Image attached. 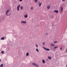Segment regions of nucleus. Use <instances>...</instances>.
Instances as JSON below:
<instances>
[{
    "instance_id": "4be33fe9",
    "label": "nucleus",
    "mask_w": 67,
    "mask_h": 67,
    "mask_svg": "<svg viewBox=\"0 0 67 67\" xmlns=\"http://www.w3.org/2000/svg\"><path fill=\"white\" fill-rule=\"evenodd\" d=\"M36 47L37 48H38V45L37 44H36Z\"/></svg>"
},
{
    "instance_id": "9b49d317",
    "label": "nucleus",
    "mask_w": 67,
    "mask_h": 67,
    "mask_svg": "<svg viewBox=\"0 0 67 67\" xmlns=\"http://www.w3.org/2000/svg\"><path fill=\"white\" fill-rule=\"evenodd\" d=\"M1 40H4V38L3 37H2L1 38Z\"/></svg>"
},
{
    "instance_id": "6e6552de",
    "label": "nucleus",
    "mask_w": 67,
    "mask_h": 67,
    "mask_svg": "<svg viewBox=\"0 0 67 67\" xmlns=\"http://www.w3.org/2000/svg\"><path fill=\"white\" fill-rule=\"evenodd\" d=\"M51 45L52 46H55V44L54 43L51 44Z\"/></svg>"
},
{
    "instance_id": "c85d7f7f",
    "label": "nucleus",
    "mask_w": 67,
    "mask_h": 67,
    "mask_svg": "<svg viewBox=\"0 0 67 67\" xmlns=\"http://www.w3.org/2000/svg\"><path fill=\"white\" fill-rule=\"evenodd\" d=\"M60 50H62V47H61L60 48Z\"/></svg>"
},
{
    "instance_id": "b1692460",
    "label": "nucleus",
    "mask_w": 67,
    "mask_h": 67,
    "mask_svg": "<svg viewBox=\"0 0 67 67\" xmlns=\"http://www.w3.org/2000/svg\"><path fill=\"white\" fill-rule=\"evenodd\" d=\"M31 9L32 10H33V7H32L31 8Z\"/></svg>"
},
{
    "instance_id": "bb28decb",
    "label": "nucleus",
    "mask_w": 67,
    "mask_h": 67,
    "mask_svg": "<svg viewBox=\"0 0 67 67\" xmlns=\"http://www.w3.org/2000/svg\"><path fill=\"white\" fill-rule=\"evenodd\" d=\"M43 45H45V43L44 42H43Z\"/></svg>"
},
{
    "instance_id": "2eb2a0df",
    "label": "nucleus",
    "mask_w": 67,
    "mask_h": 67,
    "mask_svg": "<svg viewBox=\"0 0 67 67\" xmlns=\"http://www.w3.org/2000/svg\"><path fill=\"white\" fill-rule=\"evenodd\" d=\"M50 6H48L47 7V9H49V8H50Z\"/></svg>"
},
{
    "instance_id": "1a4fd4ad",
    "label": "nucleus",
    "mask_w": 67,
    "mask_h": 67,
    "mask_svg": "<svg viewBox=\"0 0 67 67\" xmlns=\"http://www.w3.org/2000/svg\"><path fill=\"white\" fill-rule=\"evenodd\" d=\"M38 4H39V7H41V4H42V2H41L40 3V2H39Z\"/></svg>"
},
{
    "instance_id": "9d476101",
    "label": "nucleus",
    "mask_w": 67,
    "mask_h": 67,
    "mask_svg": "<svg viewBox=\"0 0 67 67\" xmlns=\"http://www.w3.org/2000/svg\"><path fill=\"white\" fill-rule=\"evenodd\" d=\"M54 11L55 12V13H57L58 12V10H54Z\"/></svg>"
},
{
    "instance_id": "a878e982",
    "label": "nucleus",
    "mask_w": 67,
    "mask_h": 67,
    "mask_svg": "<svg viewBox=\"0 0 67 67\" xmlns=\"http://www.w3.org/2000/svg\"><path fill=\"white\" fill-rule=\"evenodd\" d=\"M57 42L56 41H55L54 42V43H57Z\"/></svg>"
},
{
    "instance_id": "ddd939ff",
    "label": "nucleus",
    "mask_w": 67,
    "mask_h": 67,
    "mask_svg": "<svg viewBox=\"0 0 67 67\" xmlns=\"http://www.w3.org/2000/svg\"><path fill=\"white\" fill-rule=\"evenodd\" d=\"M29 53H28V52L26 54V56H29Z\"/></svg>"
},
{
    "instance_id": "7c9ffc66",
    "label": "nucleus",
    "mask_w": 67,
    "mask_h": 67,
    "mask_svg": "<svg viewBox=\"0 0 67 67\" xmlns=\"http://www.w3.org/2000/svg\"><path fill=\"white\" fill-rule=\"evenodd\" d=\"M66 52H67V49H66Z\"/></svg>"
},
{
    "instance_id": "a211bd4d",
    "label": "nucleus",
    "mask_w": 67,
    "mask_h": 67,
    "mask_svg": "<svg viewBox=\"0 0 67 67\" xmlns=\"http://www.w3.org/2000/svg\"><path fill=\"white\" fill-rule=\"evenodd\" d=\"M36 51L37 52H39V51H38V49H36Z\"/></svg>"
},
{
    "instance_id": "5701e85b",
    "label": "nucleus",
    "mask_w": 67,
    "mask_h": 67,
    "mask_svg": "<svg viewBox=\"0 0 67 67\" xmlns=\"http://www.w3.org/2000/svg\"><path fill=\"white\" fill-rule=\"evenodd\" d=\"M35 2H37V0H35Z\"/></svg>"
},
{
    "instance_id": "393cba45",
    "label": "nucleus",
    "mask_w": 67,
    "mask_h": 67,
    "mask_svg": "<svg viewBox=\"0 0 67 67\" xmlns=\"http://www.w3.org/2000/svg\"><path fill=\"white\" fill-rule=\"evenodd\" d=\"M19 1H20V2H22V1H23V0H19Z\"/></svg>"
},
{
    "instance_id": "dca6fc26",
    "label": "nucleus",
    "mask_w": 67,
    "mask_h": 67,
    "mask_svg": "<svg viewBox=\"0 0 67 67\" xmlns=\"http://www.w3.org/2000/svg\"><path fill=\"white\" fill-rule=\"evenodd\" d=\"M57 47H58V46H56L54 47L53 48V49H56V48H57Z\"/></svg>"
},
{
    "instance_id": "f03ea898",
    "label": "nucleus",
    "mask_w": 67,
    "mask_h": 67,
    "mask_svg": "<svg viewBox=\"0 0 67 67\" xmlns=\"http://www.w3.org/2000/svg\"><path fill=\"white\" fill-rule=\"evenodd\" d=\"M20 7V5H18L17 6V11H19V7Z\"/></svg>"
},
{
    "instance_id": "c756f323",
    "label": "nucleus",
    "mask_w": 67,
    "mask_h": 67,
    "mask_svg": "<svg viewBox=\"0 0 67 67\" xmlns=\"http://www.w3.org/2000/svg\"><path fill=\"white\" fill-rule=\"evenodd\" d=\"M62 1H65V0H62Z\"/></svg>"
},
{
    "instance_id": "6ab92c4d",
    "label": "nucleus",
    "mask_w": 67,
    "mask_h": 67,
    "mask_svg": "<svg viewBox=\"0 0 67 67\" xmlns=\"http://www.w3.org/2000/svg\"><path fill=\"white\" fill-rule=\"evenodd\" d=\"M63 7H61V12H62L63 11Z\"/></svg>"
},
{
    "instance_id": "f257e3e1",
    "label": "nucleus",
    "mask_w": 67,
    "mask_h": 67,
    "mask_svg": "<svg viewBox=\"0 0 67 67\" xmlns=\"http://www.w3.org/2000/svg\"><path fill=\"white\" fill-rule=\"evenodd\" d=\"M9 11H10V10H7L6 12V15H7V16H8V15H9L8 14V13H9Z\"/></svg>"
},
{
    "instance_id": "f3484780",
    "label": "nucleus",
    "mask_w": 67,
    "mask_h": 67,
    "mask_svg": "<svg viewBox=\"0 0 67 67\" xmlns=\"http://www.w3.org/2000/svg\"><path fill=\"white\" fill-rule=\"evenodd\" d=\"M3 64H2L0 65V67H3Z\"/></svg>"
},
{
    "instance_id": "2f4dec72",
    "label": "nucleus",
    "mask_w": 67,
    "mask_h": 67,
    "mask_svg": "<svg viewBox=\"0 0 67 67\" xmlns=\"http://www.w3.org/2000/svg\"><path fill=\"white\" fill-rule=\"evenodd\" d=\"M66 67H67V65H66Z\"/></svg>"
},
{
    "instance_id": "f8f14e48",
    "label": "nucleus",
    "mask_w": 67,
    "mask_h": 67,
    "mask_svg": "<svg viewBox=\"0 0 67 67\" xmlns=\"http://www.w3.org/2000/svg\"><path fill=\"white\" fill-rule=\"evenodd\" d=\"M23 6H21V7H20V9L21 10H23Z\"/></svg>"
},
{
    "instance_id": "cd10ccee",
    "label": "nucleus",
    "mask_w": 67,
    "mask_h": 67,
    "mask_svg": "<svg viewBox=\"0 0 67 67\" xmlns=\"http://www.w3.org/2000/svg\"><path fill=\"white\" fill-rule=\"evenodd\" d=\"M46 35H48V33H46Z\"/></svg>"
},
{
    "instance_id": "473e14b6",
    "label": "nucleus",
    "mask_w": 67,
    "mask_h": 67,
    "mask_svg": "<svg viewBox=\"0 0 67 67\" xmlns=\"http://www.w3.org/2000/svg\"><path fill=\"white\" fill-rule=\"evenodd\" d=\"M1 61V59H0V62Z\"/></svg>"
},
{
    "instance_id": "39448f33",
    "label": "nucleus",
    "mask_w": 67,
    "mask_h": 67,
    "mask_svg": "<svg viewBox=\"0 0 67 67\" xmlns=\"http://www.w3.org/2000/svg\"><path fill=\"white\" fill-rule=\"evenodd\" d=\"M32 66H35L36 65V64L35 63H32Z\"/></svg>"
},
{
    "instance_id": "aec40b11",
    "label": "nucleus",
    "mask_w": 67,
    "mask_h": 67,
    "mask_svg": "<svg viewBox=\"0 0 67 67\" xmlns=\"http://www.w3.org/2000/svg\"><path fill=\"white\" fill-rule=\"evenodd\" d=\"M1 53H2V54H4V52L3 51H2L1 52Z\"/></svg>"
},
{
    "instance_id": "72a5a7b5",
    "label": "nucleus",
    "mask_w": 67,
    "mask_h": 67,
    "mask_svg": "<svg viewBox=\"0 0 67 67\" xmlns=\"http://www.w3.org/2000/svg\"><path fill=\"white\" fill-rule=\"evenodd\" d=\"M6 37H5V39H6Z\"/></svg>"
},
{
    "instance_id": "0eeeda50",
    "label": "nucleus",
    "mask_w": 67,
    "mask_h": 67,
    "mask_svg": "<svg viewBox=\"0 0 67 67\" xmlns=\"http://www.w3.org/2000/svg\"><path fill=\"white\" fill-rule=\"evenodd\" d=\"M42 62L43 63V64H45V60H42Z\"/></svg>"
},
{
    "instance_id": "4468645a",
    "label": "nucleus",
    "mask_w": 67,
    "mask_h": 67,
    "mask_svg": "<svg viewBox=\"0 0 67 67\" xmlns=\"http://www.w3.org/2000/svg\"><path fill=\"white\" fill-rule=\"evenodd\" d=\"M48 59H51L52 58H51V57H50V56H49L48 57Z\"/></svg>"
},
{
    "instance_id": "412c9836",
    "label": "nucleus",
    "mask_w": 67,
    "mask_h": 67,
    "mask_svg": "<svg viewBox=\"0 0 67 67\" xmlns=\"http://www.w3.org/2000/svg\"><path fill=\"white\" fill-rule=\"evenodd\" d=\"M36 66H35V67H38V65H37V64H36Z\"/></svg>"
},
{
    "instance_id": "20e7f679",
    "label": "nucleus",
    "mask_w": 67,
    "mask_h": 67,
    "mask_svg": "<svg viewBox=\"0 0 67 67\" xmlns=\"http://www.w3.org/2000/svg\"><path fill=\"white\" fill-rule=\"evenodd\" d=\"M43 48L44 49H45V50H46V51H49V49L46 48H45L44 47H43Z\"/></svg>"
},
{
    "instance_id": "423d86ee",
    "label": "nucleus",
    "mask_w": 67,
    "mask_h": 67,
    "mask_svg": "<svg viewBox=\"0 0 67 67\" xmlns=\"http://www.w3.org/2000/svg\"><path fill=\"white\" fill-rule=\"evenodd\" d=\"M24 17L25 18H27L28 17V15L26 14L24 16Z\"/></svg>"
},
{
    "instance_id": "7ed1b4c3",
    "label": "nucleus",
    "mask_w": 67,
    "mask_h": 67,
    "mask_svg": "<svg viewBox=\"0 0 67 67\" xmlns=\"http://www.w3.org/2000/svg\"><path fill=\"white\" fill-rule=\"evenodd\" d=\"M21 23H24L25 24V23H26V21H22L21 22Z\"/></svg>"
}]
</instances>
